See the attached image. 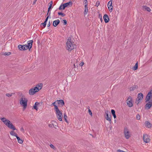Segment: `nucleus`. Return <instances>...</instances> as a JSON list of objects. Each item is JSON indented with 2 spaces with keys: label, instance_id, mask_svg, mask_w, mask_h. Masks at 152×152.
Here are the masks:
<instances>
[{
  "label": "nucleus",
  "instance_id": "f257e3e1",
  "mask_svg": "<svg viewBox=\"0 0 152 152\" xmlns=\"http://www.w3.org/2000/svg\"><path fill=\"white\" fill-rule=\"evenodd\" d=\"M42 87V84L40 83L37 85L35 87L30 89L29 91V94L30 95H34L41 89Z\"/></svg>",
  "mask_w": 152,
  "mask_h": 152
},
{
  "label": "nucleus",
  "instance_id": "f03ea898",
  "mask_svg": "<svg viewBox=\"0 0 152 152\" xmlns=\"http://www.w3.org/2000/svg\"><path fill=\"white\" fill-rule=\"evenodd\" d=\"M19 103L23 107V110H25L27 106L28 99L25 96H22L20 98Z\"/></svg>",
  "mask_w": 152,
  "mask_h": 152
},
{
  "label": "nucleus",
  "instance_id": "7ed1b4c3",
  "mask_svg": "<svg viewBox=\"0 0 152 152\" xmlns=\"http://www.w3.org/2000/svg\"><path fill=\"white\" fill-rule=\"evenodd\" d=\"M66 45V48L69 51H71L74 48V43L71 41L70 38H69L67 40Z\"/></svg>",
  "mask_w": 152,
  "mask_h": 152
},
{
  "label": "nucleus",
  "instance_id": "20e7f679",
  "mask_svg": "<svg viewBox=\"0 0 152 152\" xmlns=\"http://www.w3.org/2000/svg\"><path fill=\"white\" fill-rule=\"evenodd\" d=\"M56 117L60 121H62V114L61 112L58 109L55 110Z\"/></svg>",
  "mask_w": 152,
  "mask_h": 152
},
{
  "label": "nucleus",
  "instance_id": "39448f33",
  "mask_svg": "<svg viewBox=\"0 0 152 152\" xmlns=\"http://www.w3.org/2000/svg\"><path fill=\"white\" fill-rule=\"evenodd\" d=\"M143 95L142 93H140L138 94L137 95V98L135 103L137 105L140 102L143 98Z\"/></svg>",
  "mask_w": 152,
  "mask_h": 152
},
{
  "label": "nucleus",
  "instance_id": "423d86ee",
  "mask_svg": "<svg viewBox=\"0 0 152 152\" xmlns=\"http://www.w3.org/2000/svg\"><path fill=\"white\" fill-rule=\"evenodd\" d=\"M124 133L125 137L126 139H128L130 137L131 135L130 132L127 128L125 127L124 128Z\"/></svg>",
  "mask_w": 152,
  "mask_h": 152
},
{
  "label": "nucleus",
  "instance_id": "0eeeda50",
  "mask_svg": "<svg viewBox=\"0 0 152 152\" xmlns=\"http://www.w3.org/2000/svg\"><path fill=\"white\" fill-rule=\"evenodd\" d=\"M5 124L10 129H11L14 130H15V127L13 125L12 123L8 120L5 123Z\"/></svg>",
  "mask_w": 152,
  "mask_h": 152
},
{
  "label": "nucleus",
  "instance_id": "6e6552de",
  "mask_svg": "<svg viewBox=\"0 0 152 152\" xmlns=\"http://www.w3.org/2000/svg\"><path fill=\"white\" fill-rule=\"evenodd\" d=\"M127 104L129 107H131L133 106L132 98L131 96H129L127 100Z\"/></svg>",
  "mask_w": 152,
  "mask_h": 152
},
{
  "label": "nucleus",
  "instance_id": "1a4fd4ad",
  "mask_svg": "<svg viewBox=\"0 0 152 152\" xmlns=\"http://www.w3.org/2000/svg\"><path fill=\"white\" fill-rule=\"evenodd\" d=\"M143 138L144 141L146 143L149 142L150 141V137L146 134H143Z\"/></svg>",
  "mask_w": 152,
  "mask_h": 152
},
{
  "label": "nucleus",
  "instance_id": "9d476101",
  "mask_svg": "<svg viewBox=\"0 0 152 152\" xmlns=\"http://www.w3.org/2000/svg\"><path fill=\"white\" fill-rule=\"evenodd\" d=\"M33 41L32 40L28 41L27 42V45H25L26 49H30L32 47Z\"/></svg>",
  "mask_w": 152,
  "mask_h": 152
},
{
  "label": "nucleus",
  "instance_id": "9b49d317",
  "mask_svg": "<svg viewBox=\"0 0 152 152\" xmlns=\"http://www.w3.org/2000/svg\"><path fill=\"white\" fill-rule=\"evenodd\" d=\"M18 48L21 51H24L27 50V49H26V48L25 45H19L18 46Z\"/></svg>",
  "mask_w": 152,
  "mask_h": 152
},
{
  "label": "nucleus",
  "instance_id": "f8f14e48",
  "mask_svg": "<svg viewBox=\"0 0 152 152\" xmlns=\"http://www.w3.org/2000/svg\"><path fill=\"white\" fill-rule=\"evenodd\" d=\"M112 0L110 1L108 3L107 6L109 10V11L111 12L113 10V7L112 5Z\"/></svg>",
  "mask_w": 152,
  "mask_h": 152
},
{
  "label": "nucleus",
  "instance_id": "ddd939ff",
  "mask_svg": "<svg viewBox=\"0 0 152 152\" xmlns=\"http://www.w3.org/2000/svg\"><path fill=\"white\" fill-rule=\"evenodd\" d=\"M152 96V92L151 91H150L147 95L146 98V102H147L149 101L150 99L151 98Z\"/></svg>",
  "mask_w": 152,
  "mask_h": 152
},
{
  "label": "nucleus",
  "instance_id": "4468645a",
  "mask_svg": "<svg viewBox=\"0 0 152 152\" xmlns=\"http://www.w3.org/2000/svg\"><path fill=\"white\" fill-rule=\"evenodd\" d=\"M108 112V111L105 112V113L106 114V117L105 118L107 120L110 122L111 121V116L110 115V113H109V114Z\"/></svg>",
  "mask_w": 152,
  "mask_h": 152
},
{
  "label": "nucleus",
  "instance_id": "2eb2a0df",
  "mask_svg": "<svg viewBox=\"0 0 152 152\" xmlns=\"http://www.w3.org/2000/svg\"><path fill=\"white\" fill-rule=\"evenodd\" d=\"M103 18L105 23H107L109 22V19L107 15L105 14L103 17Z\"/></svg>",
  "mask_w": 152,
  "mask_h": 152
},
{
  "label": "nucleus",
  "instance_id": "dca6fc26",
  "mask_svg": "<svg viewBox=\"0 0 152 152\" xmlns=\"http://www.w3.org/2000/svg\"><path fill=\"white\" fill-rule=\"evenodd\" d=\"M152 102L151 101L149 102L145 105L146 108L148 109H150L152 106Z\"/></svg>",
  "mask_w": 152,
  "mask_h": 152
},
{
  "label": "nucleus",
  "instance_id": "f3484780",
  "mask_svg": "<svg viewBox=\"0 0 152 152\" xmlns=\"http://www.w3.org/2000/svg\"><path fill=\"white\" fill-rule=\"evenodd\" d=\"M72 4V3L71 1H69V2L64 4H63V10H64L65 7H68L70 4Z\"/></svg>",
  "mask_w": 152,
  "mask_h": 152
},
{
  "label": "nucleus",
  "instance_id": "a211bd4d",
  "mask_svg": "<svg viewBox=\"0 0 152 152\" xmlns=\"http://www.w3.org/2000/svg\"><path fill=\"white\" fill-rule=\"evenodd\" d=\"M60 20L59 19H57L53 21V26H56L59 23Z\"/></svg>",
  "mask_w": 152,
  "mask_h": 152
},
{
  "label": "nucleus",
  "instance_id": "6ab92c4d",
  "mask_svg": "<svg viewBox=\"0 0 152 152\" xmlns=\"http://www.w3.org/2000/svg\"><path fill=\"white\" fill-rule=\"evenodd\" d=\"M56 102H57L58 104L61 106H63L64 104V101L63 100H57L56 101Z\"/></svg>",
  "mask_w": 152,
  "mask_h": 152
},
{
  "label": "nucleus",
  "instance_id": "aec40b11",
  "mask_svg": "<svg viewBox=\"0 0 152 152\" xmlns=\"http://www.w3.org/2000/svg\"><path fill=\"white\" fill-rule=\"evenodd\" d=\"M39 103L38 102H36L35 103L34 106L33 107L37 111L38 110V107L39 105Z\"/></svg>",
  "mask_w": 152,
  "mask_h": 152
},
{
  "label": "nucleus",
  "instance_id": "412c9836",
  "mask_svg": "<svg viewBox=\"0 0 152 152\" xmlns=\"http://www.w3.org/2000/svg\"><path fill=\"white\" fill-rule=\"evenodd\" d=\"M0 120L5 124L6 122L8 120L5 118H1Z\"/></svg>",
  "mask_w": 152,
  "mask_h": 152
},
{
  "label": "nucleus",
  "instance_id": "4be33fe9",
  "mask_svg": "<svg viewBox=\"0 0 152 152\" xmlns=\"http://www.w3.org/2000/svg\"><path fill=\"white\" fill-rule=\"evenodd\" d=\"M143 10H145L148 12H150L151 10L150 8L146 6H143Z\"/></svg>",
  "mask_w": 152,
  "mask_h": 152
},
{
  "label": "nucleus",
  "instance_id": "5701e85b",
  "mask_svg": "<svg viewBox=\"0 0 152 152\" xmlns=\"http://www.w3.org/2000/svg\"><path fill=\"white\" fill-rule=\"evenodd\" d=\"M85 9L84 11V14L85 15H86V14H87L88 12L87 6H86V5H85Z\"/></svg>",
  "mask_w": 152,
  "mask_h": 152
},
{
  "label": "nucleus",
  "instance_id": "b1692460",
  "mask_svg": "<svg viewBox=\"0 0 152 152\" xmlns=\"http://www.w3.org/2000/svg\"><path fill=\"white\" fill-rule=\"evenodd\" d=\"M56 102H55L52 103L51 105V106H52L53 105L54 106V109L55 110L58 109V107L56 106Z\"/></svg>",
  "mask_w": 152,
  "mask_h": 152
},
{
  "label": "nucleus",
  "instance_id": "393cba45",
  "mask_svg": "<svg viewBox=\"0 0 152 152\" xmlns=\"http://www.w3.org/2000/svg\"><path fill=\"white\" fill-rule=\"evenodd\" d=\"M138 68V62H137L135 64L134 66L133 67L132 69L134 70H135L137 69Z\"/></svg>",
  "mask_w": 152,
  "mask_h": 152
},
{
  "label": "nucleus",
  "instance_id": "a878e982",
  "mask_svg": "<svg viewBox=\"0 0 152 152\" xmlns=\"http://www.w3.org/2000/svg\"><path fill=\"white\" fill-rule=\"evenodd\" d=\"M16 137L17 138L18 142V143L21 144L23 142V140H21L19 137H18V136H16Z\"/></svg>",
  "mask_w": 152,
  "mask_h": 152
},
{
  "label": "nucleus",
  "instance_id": "bb28decb",
  "mask_svg": "<svg viewBox=\"0 0 152 152\" xmlns=\"http://www.w3.org/2000/svg\"><path fill=\"white\" fill-rule=\"evenodd\" d=\"M111 113L113 115L114 118H116V116L115 115V111L114 110H111Z\"/></svg>",
  "mask_w": 152,
  "mask_h": 152
},
{
  "label": "nucleus",
  "instance_id": "cd10ccee",
  "mask_svg": "<svg viewBox=\"0 0 152 152\" xmlns=\"http://www.w3.org/2000/svg\"><path fill=\"white\" fill-rule=\"evenodd\" d=\"M10 134L11 135L14 136L16 137V136H17V134L16 133H15L13 131H11L10 132Z\"/></svg>",
  "mask_w": 152,
  "mask_h": 152
},
{
  "label": "nucleus",
  "instance_id": "c85d7f7f",
  "mask_svg": "<svg viewBox=\"0 0 152 152\" xmlns=\"http://www.w3.org/2000/svg\"><path fill=\"white\" fill-rule=\"evenodd\" d=\"M145 125L147 127L149 128L151 127L150 123L148 121L145 122Z\"/></svg>",
  "mask_w": 152,
  "mask_h": 152
},
{
  "label": "nucleus",
  "instance_id": "c756f323",
  "mask_svg": "<svg viewBox=\"0 0 152 152\" xmlns=\"http://www.w3.org/2000/svg\"><path fill=\"white\" fill-rule=\"evenodd\" d=\"M13 94L11 93H7L6 94V96H7L8 97H10L12 96V95Z\"/></svg>",
  "mask_w": 152,
  "mask_h": 152
},
{
  "label": "nucleus",
  "instance_id": "7c9ffc66",
  "mask_svg": "<svg viewBox=\"0 0 152 152\" xmlns=\"http://www.w3.org/2000/svg\"><path fill=\"white\" fill-rule=\"evenodd\" d=\"M136 88V86H133V87L130 88V91H133V90H134Z\"/></svg>",
  "mask_w": 152,
  "mask_h": 152
},
{
  "label": "nucleus",
  "instance_id": "2f4dec72",
  "mask_svg": "<svg viewBox=\"0 0 152 152\" xmlns=\"http://www.w3.org/2000/svg\"><path fill=\"white\" fill-rule=\"evenodd\" d=\"M11 54V53L10 52L5 53H4L3 55L4 56H9Z\"/></svg>",
  "mask_w": 152,
  "mask_h": 152
},
{
  "label": "nucleus",
  "instance_id": "473e14b6",
  "mask_svg": "<svg viewBox=\"0 0 152 152\" xmlns=\"http://www.w3.org/2000/svg\"><path fill=\"white\" fill-rule=\"evenodd\" d=\"M136 118L137 120H139L140 119V115L138 114L136 116Z\"/></svg>",
  "mask_w": 152,
  "mask_h": 152
},
{
  "label": "nucleus",
  "instance_id": "72a5a7b5",
  "mask_svg": "<svg viewBox=\"0 0 152 152\" xmlns=\"http://www.w3.org/2000/svg\"><path fill=\"white\" fill-rule=\"evenodd\" d=\"M53 4V1H51L49 3V4H50L49 6V7L51 8Z\"/></svg>",
  "mask_w": 152,
  "mask_h": 152
},
{
  "label": "nucleus",
  "instance_id": "f704fd0d",
  "mask_svg": "<svg viewBox=\"0 0 152 152\" xmlns=\"http://www.w3.org/2000/svg\"><path fill=\"white\" fill-rule=\"evenodd\" d=\"M67 117V116L66 115V113H64V118L66 122H67V120H66Z\"/></svg>",
  "mask_w": 152,
  "mask_h": 152
},
{
  "label": "nucleus",
  "instance_id": "c9c22d12",
  "mask_svg": "<svg viewBox=\"0 0 152 152\" xmlns=\"http://www.w3.org/2000/svg\"><path fill=\"white\" fill-rule=\"evenodd\" d=\"M58 15H61L63 16L65 15L64 13L61 12H58Z\"/></svg>",
  "mask_w": 152,
  "mask_h": 152
},
{
  "label": "nucleus",
  "instance_id": "e433bc0d",
  "mask_svg": "<svg viewBox=\"0 0 152 152\" xmlns=\"http://www.w3.org/2000/svg\"><path fill=\"white\" fill-rule=\"evenodd\" d=\"M46 22H45V21L44 22V23H41V24L44 26V27H45V26H46Z\"/></svg>",
  "mask_w": 152,
  "mask_h": 152
},
{
  "label": "nucleus",
  "instance_id": "4c0bfd02",
  "mask_svg": "<svg viewBox=\"0 0 152 152\" xmlns=\"http://www.w3.org/2000/svg\"><path fill=\"white\" fill-rule=\"evenodd\" d=\"M50 147L52 148L53 149H55L56 148L54 146V145H53L52 144H50Z\"/></svg>",
  "mask_w": 152,
  "mask_h": 152
},
{
  "label": "nucleus",
  "instance_id": "58836bf2",
  "mask_svg": "<svg viewBox=\"0 0 152 152\" xmlns=\"http://www.w3.org/2000/svg\"><path fill=\"white\" fill-rule=\"evenodd\" d=\"M84 3L85 5H86V6L88 5L87 1L86 0H84Z\"/></svg>",
  "mask_w": 152,
  "mask_h": 152
},
{
  "label": "nucleus",
  "instance_id": "ea45409f",
  "mask_svg": "<svg viewBox=\"0 0 152 152\" xmlns=\"http://www.w3.org/2000/svg\"><path fill=\"white\" fill-rule=\"evenodd\" d=\"M63 4L62 5H61L60 6L59 8V10H61L62 9H63Z\"/></svg>",
  "mask_w": 152,
  "mask_h": 152
},
{
  "label": "nucleus",
  "instance_id": "a19ab883",
  "mask_svg": "<svg viewBox=\"0 0 152 152\" xmlns=\"http://www.w3.org/2000/svg\"><path fill=\"white\" fill-rule=\"evenodd\" d=\"M84 63L83 62H81L80 64H79V65L80 66H83V65H84Z\"/></svg>",
  "mask_w": 152,
  "mask_h": 152
},
{
  "label": "nucleus",
  "instance_id": "79ce46f5",
  "mask_svg": "<svg viewBox=\"0 0 152 152\" xmlns=\"http://www.w3.org/2000/svg\"><path fill=\"white\" fill-rule=\"evenodd\" d=\"M88 113L89 114L91 115H92V112L91 111V110L89 109L88 110Z\"/></svg>",
  "mask_w": 152,
  "mask_h": 152
},
{
  "label": "nucleus",
  "instance_id": "37998d69",
  "mask_svg": "<svg viewBox=\"0 0 152 152\" xmlns=\"http://www.w3.org/2000/svg\"><path fill=\"white\" fill-rule=\"evenodd\" d=\"M63 22H64V25H66L67 24V21H66V20H63Z\"/></svg>",
  "mask_w": 152,
  "mask_h": 152
},
{
  "label": "nucleus",
  "instance_id": "c03bdc74",
  "mask_svg": "<svg viewBox=\"0 0 152 152\" xmlns=\"http://www.w3.org/2000/svg\"><path fill=\"white\" fill-rule=\"evenodd\" d=\"M48 18H49V16H47V17L46 18L45 20V22H47V20H48Z\"/></svg>",
  "mask_w": 152,
  "mask_h": 152
},
{
  "label": "nucleus",
  "instance_id": "a18cd8bd",
  "mask_svg": "<svg viewBox=\"0 0 152 152\" xmlns=\"http://www.w3.org/2000/svg\"><path fill=\"white\" fill-rule=\"evenodd\" d=\"M99 4V1H97L96 2V6H97V7H98Z\"/></svg>",
  "mask_w": 152,
  "mask_h": 152
},
{
  "label": "nucleus",
  "instance_id": "49530a36",
  "mask_svg": "<svg viewBox=\"0 0 152 152\" xmlns=\"http://www.w3.org/2000/svg\"><path fill=\"white\" fill-rule=\"evenodd\" d=\"M20 130L22 132H24V129L23 128H21L20 129Z\"/></svg>",
  "mask_w": 152,
  "mask_h": 152
},
{
  "label": "nucleus",
  "instance_id": "de8ad7c7",
  "mask_svg": "<svg viewBox=\"0 0 152 152\" xmlns=\"http://www.w3.org/2000/svg\"><path fill=\"white\" fill-rule=\"evenodd\" d=\"M37 0H34L33 2V4H35L36 2L37 1Z\"/></svg>",
  "mask_w": 152,
  "mask_h": 152
},
{
  "label": "nucleus",
  "instance_id": "09e8293b",
  "mask_svg": "<svg viewBox=\"0 0 152 152\" xmlns=\"http://www.w3.org/2000/svg\"><path fill=\"white\" fill-rule=\"evenodd\" d=\"M50 26V22H49V23L48 24L47 26L48 27H49Z\"/></svg>",
  "mask_w": 152,
  "mask_h": 152
},
{
  "label": "nucleus",
  "instance_id": "8fccbe9b",
  "mask_svg": "<svg viewBox=\"0 0 152 152\" xmlns=\"http://www.w3.org/2000/svg\"><path fill=\"white\" fill-rule=\"evenodd\" d=\"M51 8H50V7H48V12L50 11V9Z\"/></svg>",
  "mask_w": 152,
  "mask_h": 152
},
{
  "label": "nucleus",
  "instance_id": "3c124183",
  "mask_svg": "<svg viewBox=\"0 0 152 152\" xmlns=\"http://www.w3.org/2000/svg\"><path fill=\"white\" fill-rule=\"evenodd\" d=\"M77 65V64L76 65H76H75V64H74V68H75L76 67V66Z\"/></svg>",
  "mask_w": 152,
  "mask_h": 152
},
{
  "label": "nucleus",
  "instance_id": "603ef678",
  "mask_svg": "<svg viewBox=\"0 0 152 152\" xmlns=\"http://www.w3.org/2000/svg\"><path fill=\"white\" fill-rule=\"evenodd\" d=\"M101 20L102 21V18H101Z\"/></svg>",
  "mask_w": 152,
  "mask_h": 152
}]
</instances>
